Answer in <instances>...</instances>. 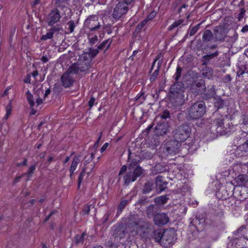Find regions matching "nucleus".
<instances>
[{
  "mask_svg": "<svg viewBox=\"0 0 248 248\" xmlns=\"http://www.w3.org/2000/svg\"><path fill=\"white\" fill-rule=\"evenodd\" d=\"M128 232H129L127 228H121L117 231V235L115 236V238L119 237L120 239H122L125 237V234Z\"/></svg>",
  "mask_w": 248,
  "mask_h": 248,
  "instance_id": "23",
  "label": "nucleus"
},
{
  "mask_svg": "<svg viewBox=\"0 0 248 248\" xmlns=\"http://www.w3.org/2000/svg\"><path fill=\"white\" fill-rule=\"evenodd\" d=\"M218 53L217 51H216V52L212 53L210 55H204L203 56V59H204V61L203 63V65H207L208 62L212 58H213L214 57H216L218 55Z\"/></svg>",
  "mask_w": 248,
  "mask_h": 248,
  "instance_id": "28",
  "label": "nucleus"
},
{
  "mask_svg": "<svg viewBox=\"0 0 248 248\" xmlns=\"http://www.w3.org/2000/svg\"><path fill=\"white\" fill-rule=\"evenodd\" d=\"M190 92L195 95L201 94L205 91V82L202 79L193 81L190 86Z\"/></svg>",
  "mask_w": 248,
  "mask_h": 248,
  "instance_id": "9",
  "label": "nucleus"
},
{
  "mask_svg": "<svg viewBox=\"0 0 248 248\" xmlns=\"http://www.w3.org/2000/svg\"><path fill=\"white\" fill-rule=\"evenodd\" d=\"M90 207L89 205H86L84 207L82 211L83 212V214L84 215L88 214L90 212Z\"/></svg>",
  "mask_w": 248,
  "mask_h": 248,
  "instance_id": "50",
  "label": "nucleus"
},
{
  "mask_svg": "<svg viewBox=\"0 0 248 248\" xmlns=\"http://www.w3.org/2000/svg\"><path fill=\"white\" fill-rule=\"evenodd\" d=\"M184 19H180L177 21H175L174 22H173L168 28V30L169 31H171L173 29L178 27L179 25H180L181 24H182L184 22Z\"/></svg>",
  "mask_w": 248,
  "mask_h": 248,
  "instance_id": "33",
  "label": "nucleus"
},
{
  "mask_svg": "<svg viewBox=\"0 0 248 248\" xmlns=\"http://www.w3.org/2000/svg\"><path fill=\"white\" fill-rule=\"evenodd\" d=\"M154 187V184L152 182H148L145 183L143 191L144 193H147L150 192Z\"/></svg>",
  "mask_w": 248,
  "mask_h": 248,
  "instance_id": "26",
  "label": "nucleus"
},
{
  "mask_svg": "<svg viewBox=\"0 0 248 248\" xmlns=\"http://www.w3.org/2000/svg\"><path fill=\"white\" fill-rule=\"evenodd\" d=\"M147 23V21L144 19L137 26V30L139 31L141 30Z\"/></svg>",
  "mask_w": 248,
  "mask_h": 248,
  "instance_id": "48",
  "label": "nucleus"
},
{
  "mask_svg": "<svg viewBox=\"0 0 248 248\" xmlns=\"http://www.w3.org/2000/svg\"><path fill=\"white\" fill-rule=\"evenodd\" d=\"M156 15V13L155 11H152L147 16V17L145 19V20L148 22L149 20L153 19Z\"/></svg>",
  "mask_w": 248,
  "mask_h": 248,
  "instance_id": "47",
  "label": "nucleus"
},
{
  "mask_svg": "<svg viewBox=\"0 0 248 248\" xmlns=\"http://www.w3.org/2000/svg\"><path fill=\"white\" fill-rule=\"evenodd\" d=\"M129 8L123 1H120L117 3L113 9L112 17L117 21L120 18H122L128 11Z\"/></svg>",
  "mask_w": 248,
  "mask_h": 248,
  "instance_id": "7",
  "label": "nucleus"
},
{
  "mask_svg": "<svg viewBox=\"0 0 248 248\" xmlns=\"http://www.w3.org/2000/svg\"><path fill=\"white\" fill-rule=\"evenodd\" d=\"M190 133V127L187 124H182L174 132L173 137L176 140L184 142L189 137Z\"/></svg>",
  "mask_w": 248,
  "mask_h": 248,
  "instance_id": "5",
  "label": "nucleus"
},
{
  "mask_svg": "<svg viewBox=\"0 0 248 248\" xmlns=\"http://www.w3.org/2000/svg\"><path fill=\"white\" fill-rule=\"evenodd\" d=\"M169 125L168 122L162 121L159 123L155 128V133L158 136H162L167 134L169 130Z\"/></svg>",
  "mask_w": 248,
  "mask_h": 248,
  "instance_id": "13",
  "label": "nucleus"
},
{
  "mask_svg": "<svg viewBox=\"0 0 248 248\" xmlns=\"http://www.w3.org/2000/svg\"><path fill=\"white\" fill-rule=\"evenodd\" d=\"M163 62V60H161L160 61H158L157 68L155 70V71L153 73L150 77V80L151 82L155 80L157 76L158 75L159 71L160 68V67L162 65Z\"/></svg>",
  "mask_w": 248,
  "mask_h": 248,
  "instance_id": "22",
  "label": "nucleus"
},
{
  "mask_svg": "<svg viewBox=\"0 0 248 248\" xmlns=\"http://www.w3.org/2000/svg\"><path fill=\"white\" fill-rule=\"evenodd\" d=\"M73 75H76L75 72L72 69H70L69 67L66 72L62 76L61 78L62 85L65 88H68L72 85L74 81Z\"/></svg>",
  "mask_w": 248,
  "mask_h": 248,
  "instance_id": "10",
  "label": "nucleus"
},
{
  "mask_svg": "<svg viewBox=\"0 0 248 248\" xmlns=\"http://www.w3.org/2000/svg\"><path fill=\"white\" fill-rule=\"evenodd\" d=\"M206 107L203 102H198L191 105L188 108V116L191 119H198L205 112Z\"/></svg>",
  "mask_w": 248,
  "mask_h": 248,
  "instance_id": "4",
  "label": "nucleus"
},
{
  "mask_svg": "<svg viewBox=\"0 0 248 248\" xmlns=\"http://www.w3.org/2000/svg\"><path fill=\"white\" fill-rule=\"evenodd\" d=\"M36 164L32 165L29 168V170H28L27 172L24 174V175H27L28 177V179H29L30 178L32 174L34 172V170H35Z\"/></svg>",
  "mask_w": 248,
  "mask_h": 248,
  "instance_id": "31",
  "label": "nucleus"
},
{
  "mask_svg": "<svg viewBox=\"0 0 248 248\" xmlns=\"http://www.w3.org/2000/svg\"><path fill=\"white\" fill-rule=\"evenodd\" d=\"M37 93H35L34 95L31 94V93L29 92H27L26 93L27 94V99L30 105V107L31 108V114L34 115L35 113V111L34 110L33 107L35 105L34 99L36 100V104L37 106H39L41 105L43 103V100L39 96V94L41 93H43V92L42 90H38L37 91Z\"/></svg>",
  "mask_w": 248,
  "mask_h": 248,
  "instance_id": "8",
  "label": "nucleus"
},
{
  "mask_svg": "<svg viewBox=\"0 0 248 248\" xmlns=\"http://www.w3.org/2000/svg\"><path fill=\"white\" fill-rule=\"evenodd\" d=\"M161 57H162V54H161V53H160V54H158V55L155 57V60H154V61H155V62H156L157 61H160V60H161L160 58H161ZM161 60H162V59H161Z\"/></svg>",
  "mask_w": 248,
  "mask_h": 248,
  "instance_id": "58",
  "label": "nucleus"
},
{
  "mask_svg": "<svg viewBox=\"0 0 248 248\" xmlns=\"http://www.w3.org/2000/svg\"><path fill=\"white\" fill-rule=\"evenodd\" d=\"M98 53V50L94 51L91 55L88 53H84L79 56V59L77 63H74L71 65L70 69H72L75 74H78L79 72H87L91 67L92 59Z\"/></svg>",
  "mask_w": 248,
  "mask_h": 248,
  "instance_id": "2",
  "label": "nucleus"
},
{
  "mask_svg": "<svg viewBox=\"0 0 248 248\" xmlns=\"http://www.w3.org/2000/svg\"><path fill=\"white\" fill-rule=\"evenodd\" d=\"M127 219L126 228L128 229L132 235H137L140 228V224L141 221V219L137 215L130 216Z\"/></svg>",
  "mask_w": 248,
  "mask_h": 248,
  "instance_id": "6",
  "label": "nucleus"
},
{
  "mask_svg": "<svg viewBox=\"0 0 248 248\" xmlns=\"http://www.w3.org/2000/svg\"><path fill=\"white\" fill-rule=\"evenodd\" d=\"M201 24V23L197 24V25L193 27L192 29L189 30V35L190 36L193 35L198 31Z\"/></svg>",
  "mask_w": 248,
  "mask_h": 248,
  "instance_id": "42",
  "label": "nucleus"
},
{
  "mask_svg": "<svg viewBox=\"0 0 248 248\" xmlns=\"http://www.w3.org/2000/svg\"><path fill=\"white\" fill-rule=\"evenodd\" d=\"M124 183L128 185L130 182L135 181L137 179L133 172H129L124 176Z\"/></svg>",
  "mask_w": 248,
  "mask_h": 248,
  "instance_id": "21",
  "label": "nucleus"
},
{
  "mask_svg": "<svg viewBox=\"0 0 248 248\" xmlns=\"http://www.w3.org/2000/svg\"><path fill=\"white\" fill-rule=\"evenodd\" d=\"M112 42V40L110 39H108L104 41H103L100 45H99L98 46V50H101L105 47H106V49H108L111 43Z\"/></svg>",
  "mask_w": 248,
  "mask_h": 248,
  "instance_id": "25",
  "label": "nucleus"
},
{
  "mask_svg": "<svg viewBox=\"0 0 248 248\" xmlns=\"http://www.w3.org/2000/svg\"><path fill=\"white\" fill-rule=\"evenodd\" d=\"M53 36V32L50 31L49 32H47L46 34L43 35L41 38V40L43 41H46L47 39L52 38Z\"/></svg>",
  "mask_w": 248,
  "mask_h": 248,
  "instance_id": "39",
  "label": "nucleus"
},
{
  "mask_svg": "<svg viewBox=\"0 0 248 248\" xmlns=\"http://www.w3.org/2000/svg\"><path fill=\"white\" fill-rule=\"evenodd\" d=\"M95 16H91L87 18L85 21V25L91 31L97 30L100 27V25Z\"/></svg>",
  "mask_w": 248,
  "mask_h": 248,
  "instance_id": "11",
  "label": "nucleus"
},
{
  "mask_svg": "<svg viewBox=\"0 0 248 248\" xmlns=\"http://www.w3.org/2000/svg\"><path fill=\"white\" fill-rule=\"evenodd\" d=\"M174 233L173 231H166L163 233L162 243L166 246H170L174 244Z\"/></svg>",
  "mask_w": 248,
  "mask_h": 248,
  "instance_id": "12",
  "label": "nucleus"
},
{
  "mask_svg": "<svg viewBox=\"0 0 248 248\" xmlns=\"http://www.w3.org/2000/svg\"><path fill=\"white\" fill-rule=\"evenodd\" d=\"M66 0H56V7L50 11L47 18L48 26H53L59 21L62 16L66 15V12L69 11Z\"/></svg>",
  "mask_w": 248,
  "mask_h": 248,
  "instance_id": "1",
  "label": "nucleus"
},
{
  "mask_svg": "<svg viewBox=\"0 0 248 248\" xmlns=\"http://www.w3.org/2000/svg\"><path fill=\"white\" fill-rule=\"evenodd\" d=\"M143 173V170L140 166H138L135 169L133 173L136 176V178L137 179L138 177L140 176Z\"/></svg>",
  "mask_w": 248,
  "mask_h": 248,
  "instance_id": "34",
  "label": "nucleus"
},
{
  "mask_svg": "<svg viewBox=\"0 0 248 248\" xmlns=\"http://www.w3.org/2000/svg\"><path fill=\"white\" fill-rule=\"evenodd\" d=\"M181 68L180 67H177L176 69V72L175 74V79L176 81H177L179 79L181 76Z\"/></svg>",
  "mask_w": 248,
  "mask_h": 248,
  "instance_id": "45",
  "label": "nucleus"
},
{
  "mask_svg": "<svg viewBox=\"0 0 248 248\" xmlns=\"http://www.w3.org/2000/svg\"><path fill=\"white\" fill-rule=\"evenodd\" d=\"M212 32L210 30H205L202 34V39L203 42H208L214 38Z\"/></svg>",
  "mask_w": 248,
  "mask_h": 248,
  "instance_id": "20",
  "label": "nucleus"
},
{
  "mask_svg": "<svg viewBox=\"0 0 248 248\" xmlns=\"http://www.w3.org/2000/svg\"><path fill=\"white\" fill-rule=\"evenodd\" d=\"M160 118L161 119L162 121H163V120H166L167 118H169L170 117V112L165 110H164L160 115Z\"/></svg>",
  "mask_w": 248,
  "mask_h": 248,
  "instance_id": "38",
  "label": "nucleus"
},
{
  "mask_svg": "<svg viewBox=\"0 0 248 248\" xmlns=\"http://www.w3.org/2000/svg\"><path fill=\"white\" fill-rule=\"evenodd\" d=\"M145 99V95L143 93H140L136 97V100L139 101L140 103H143Z\"/></svg>",
  "mask_w": 248,
  "mask_h": 248,
  "instance_id": "41",
  "label": "nucleus"
},
{
  "mask_svg": "<svg viewBox=\"0 0 248 248\" xmlns=\"http://www.w3.org/2000/svg\"><path fill=\"white\" fill-rule=\"evenodd\" d=\"M232 27V22L231 18H225L223 25L216 27L214 30V35L215 41H222L224 40L227 36V34Z\"/></svg>",
  "mask_w": 248,
  "mask_h": 248,
  "instance_id": "3",
  "label": "nucleus"
},
{
  "mask_svg": "<svg viewBox=\"0 0 248 248\" xmlns=\"http://www.w3.org/2000/svg\"><path fill=\"white\" fill-rule=\"evenodd\" d=\"M27 159H24V160H23V162L17 164L16 165L18 167H21L22 166H26V165H27Z\"/></svg>",
  "mask_w": 248,
  "mask_h": 248,
  "instance_id": "53",
  "label": "nucleus"
},
{
  "mask_svg": "<svg viewBox=\"0 0 248 248\" xmlns=\"http://www.w3.org/2000/svg\"><path fill=\"white\" fill-rule=\"evenodd\" d=\"M212 74V70L210 68H206L202 70V75L204 77L209 78Z\"/></svg>",
  "mask_w": 248,
  "mask_h": 248,
  "instance_id": "37",
  "label": "nucleus"
},
{
  "mask_svg": "<svg viewBox=\"0 0 248 248\" xmlns=\"http://www.w3.org/2000/svg\"><path fill=\"white\" fill-rule=\"evenodd\" d=\"M223 105V101L221 99H217L215 102V106L218 108H221Z\"/></svg>",
  "mask_w": 248,
  "mask_h": 248,
  "instance_id": "44",
  "label": "nucleus"
},
{
  "mask_svg": "<svg viewBox=\"0 0 248 248\" xmlns=\"http://www.w3.org/2000/svg\"><path fill=\"white\" fill-rule=\"evenodd\" d=\"M241 31L243 32H245L246 31H248V26L246 25L244 26L241 30Z\"/></svg>",
  "mask_w": 248,
  "mask_h": 248,
  "instance_id": "62",
  "label": "nucleus"
},
{
  "mask_svg": "<svg viewBox=\"0 0 248 248\" xmlns=\"http://www.w3.org/2000/svg\"><path fill=\"white\" fill-rule=\"evenodd\" d=\"M94 102L95 99L93 97L91 98L90 101H89V106L90 108H92L93 106Z\"/></svg>",
  "mask_w": 248,
  "mask_h": 248,
  "instance_id": "55",
  "label": "nucleus"
},
{
  "mask_svg": "<svg viewBox=\"0 0 248 248\" xmlns=\"http://www.w3.org/2000/svg\"><path fill=\"white\" fill-rule=\"evenodd\" d=\"M243 124L244 125L248 127V115L245 116L243 119Z\"/></svg>",
  "mask_w": 248,
  "mask_h": 248,
  "instance_id": "56",
  "label": "nucleus"
},
{
  "mask_svg": "<svg viewBox=\"0 0 248 248\" xmlns=\"http://www.w3.org/2000/svg\"><path fill=\"white\" fill-rule=\"evenodd\" d=\"M182 93L171 94V97L173 99V104L176 107H179L183 104L185 101V96Z\"/></svg>",
  "mask_w": 248,
  "mask_h": 248,
  "instance_id": "16",
  "label": "nucleus"
},
{
  "mask_svg": "<svg viewBox=\"0 0 248 248\" xmlns=\"http://www.w3.org/2000/svg\"><path fill=\"white\" fill-rule=\"evenodd\" d=\"M108 142L105 143L103 145V146L101 147V148L100 149L101 152L103 153V152H104L106 150V149H107V148L108 147Z\"/></svg>",
  "mask_w": 248,
  "mask_h": 248,
  "instance_id": "54",
  "label": "nucleus"
},
{
  "mask_svg": "<svg viewBox=\"0 0 248 248\" xmlns=\"http://www.w3.org/2000/svg\"><path fill=\"white\" fill-rule=\"evenodd\" d=\"M50 90L48 89L46 90L44 96V99L50 93Z\"/></svg>",
  "mask_w": 248,
  "mask_h": 248,
  "instance_id": "59",
  "label": "nucleus"
},
{
  "mask_svg": "<svg viewBox=\"0 0 248 248\" xmlns=\"http://www.w3.org/2000/svg\"><path fill=\"white\" fill-rule=\"evenodd\" d=\"M6 114H5V116H4V118L5 119V120H7L8 117H9V116L11 115V111H12V106H11V103H9L6 107Z\"/></svg>",
  "mask_w": 248,
  "mask_h": 248,
  "instance_id": "40",
  "label": "nucleus"
},
{
  "mask_svg": "<svg viewBox=\"0 0 248 248\" xmlns=\"http://www.w3.org/2000/svg\"><path fill=\"white\" fill-rule=\"evenodd\" d=\"M80 161L79 157L78 156L76 155L74 156L73 159L72 161L71 166L69 169V171L70 172V177H72V175L74 172V171L76 170L77 167Z\"/></svg>",
  "mask_w": 248,
  "mask_h": 248,
  "instance_id": "19",
  "label": "nucleus"
},
{
  "mask_svg": "<svg viewBox=\"0 0 248 248\" xmlns=\"http://www.w3.org/2000/svg\"><path fill=\"white\" fill-rule=\"evenodd\" d=\"M87 234L84 232L81 234H78L75 237V242L77 244L82 243L84 238Z\"/></svg>",
  "mask_w": 248,
  "mask_h": 248,
  "instance_id": "30",
  "label": "nucleus"
},
{
  "mask_svg": "<svg viewBox=\"0 0 248 248\" xmlns=\"http://www.w3.org/2000/svg\"><path fill=\"white\" fill-rule=\"evenodd\" d=\"M127 203V201L126 200H123L120 202L119 205V209L121 211L122 210L124 206L126 205Z\"/></svg>",
  "mask_w": 248,
  "mask_h": 248,
  "instance_id": "49",
  "label": "nucleus"
},
{
  "mask_svg": "<svg viewBox=\"0 0 248 248\" xmlns=\"http://www.w3.org/2000/svg\"><path fill=\"white\" fill-rule=\"evenodd\" d=\"M131 152L130 150H129V155H128V161L130 162L129 164V168H133L136 166L140 162L139 159V157H136L135 158L131 159Z\"/></svg>",
  "mask_w": 248,
  "mask_h": 248,
  "instance_id": "24",
  "label": "nucleus"
},
{
  "mask_svg": "<svg viewBox=\"0 0 248 248\" xmlns=\"http://www.w3.org/2000/svg\"><path fill=\"white\" fill-rule=\"evenodd\" d=\"M135 0H123L124 3H125V5L127 6L128 4H131Z\"/></svg>",
  "mask_w": 248,
  "mask_h": 248,
  "instance_id": "57",
  "label": "nucleus"
},
{
  "mask_svg": "<svg viewBox=\"0 0 248 248\" xmlns=\"http://www.w3.org/2000/svg\"><path fill=\"white\" fill-rule=\"evenodd\" d=\"M155 183L156 190L159 193L164 190L166 188L168 184L166 182L163 181L162 176L157 177Z\"/></svg>",
  "mask_w": 248,
  "mask_h": 248,
  "instance_id": "18",
  "label": "nucleus"
},
{
  "mask_svg": "<svg viewBox=\"0 0 248 248\" xmlns=\"http://www.w3.org/2000/svg\"><path fill=\"white\" fill-rule=\"evenodd\" d=\"M184 85L180 82H176L170 88L171 94L184 93Z\"/></svg>",
  "mask_w": 248,
  "mask_h": 248,
  "instance_id": "17",
  "label": "nucleus"
},
{
  "mask_svg": "<svg viewBox=\"0 0 248 248\" xmlns=\"http://www.w3.org/2000/svg\"><path fill=\"white\" fill-rule=\"evenodd\" d=\"M169 221V218L165 213H158L154 217L155 224L159 226L166 224Z\"/></svg>",
  "mask_w": 248,
  "mask_h": 248,
  "instance_id": "15",
  "label": "nucleus"
},
{
  "mask_svg": "<svg viewBox=\"0 0 248 248\" xmlns=\"http://www.w3.org/2000/svg\"><path fill=\"white\" fill-rule=\"evenodd\" d=\"M127 170V167L125 165H124L122 166V167L121 168V170H120V172L119 173V175H121L124 172H125Z\"/></svg>",
  "mask_w": 248,
  "mask_h": 248,
  "instance_id": "52",
  "label": "nucleus"
},
{
  "mask_svg": "<svg viewBox=\"0 0 248 248\" xmlns=\"http://www.w3.org/2000/svg\"><path fill=\"white\" fill-rule=\"evenodd\" d=\"M154 238L156 242L163 241V233L161 232H155L154 233Z\"/></svg>",
  "mask_w": 248,
  "mask_h": 248,
  "instance_id": "32",
  "label": "nucleus"
},
{
  "mask_svg": "<svg viewBox=\"0 0 248 248\" xmlns=\"http://www.w3.org/2000/svg\"><path fill=\"white\" fill-rule=\"evenodd\" d=\"M168 198L166 195L161 196L156 198L155 199V202L158 204H164L167 202Z\"/></svg>",
  "mask_w": 248,
  "mask_h": 248,
  "instance_id": "29",
  "label": "nucleus"
},
{
  "mask_svg": "<svg viewBox=\"0 0 248 248\" xmlns=\"http://www.w3.org/2000/svg\"><path fill=\"white\" fill-rule=\"evenodd\" d=\"M244 13H245V11L243 10H242L241 11V13L239 14L238 17L239 20H240L243 17V15H244Z\"/></svg>",
  "mask_w": 248,
  "mask_h": 248,
  "instance_id": "60",
  "label": "nucleus"
},
{
  "mask_svg": "<svg viewBox=\"0 0 248 248\" xmlns=\"http://www.w3.org/2000/svg\"><path fill=\"white\" fill-rule=\"evenodd\" d=\"M213 124H215V126H217V132L219 133L221 129L222 125L223 124V119L221 118L217 119Z\"/></svg>",
  "mask_w": 248,
  "mask_h": 248,
  "instance_id": "27",
  "label": "nucleus"
},
{
  "mask_svg": "<svg viewBox=\"0 0 248 248\" xmlns=\"http://www.w3.org/2000/svg\"><path fill=\"white\" fill-rule=\"evenodd\" d=\"M31 74L34 78H35L38 75V73L37 71H34Z\"/></svg>",
  "mask_w": 248,
  "mask_h": 248,
  "instance_id": "64",
  "label": "nucleus"
},
{
  "mask_svg": "<svg viewBox=\"0 0 248 248\" xmlns=\"http://www.w3.org/2000/svg\"><path fill=\"white\" fill-rule=\"evenodd\" d=\"M245 180V176L243 175H239L237 178L235 179V181L236 182V186H240L243 185V182Z\"/></svg>",
  "mask_w": 248,
  "mask_h": 248,
  "instance_id": "35",
  "label": "nucleus"
},
{
  "mask_svg": "<svg viewBox=\"0 0 248 248\" xmlns=\"http://www.w3.org/2000/svg\"><path fill=\"white\" fill-rule=\"evenodd\" d=\"M179 141L176 140H171L168 142L166 146V151L170 154H175L178 152L179 148Z\"/></svg>",
  "mask_w": 248,
  "mask_h": 248,
  "instance_id": "14",
  "label": "nucleus"
},
{
  "mask_svg": "<svg viewBox=\"0 0 248 248\" xmlns=\"http://www.w3.org/2000/svg\"><path fill=\"white\" fill-rule=\"evenodd\" d=\"M53 160H54V157L53 156H51L48 158L47 162H48V164H49Z\"/></svg>",
  "mask_w": 248,
  "mask_h": 248,
  "instance_id": "63",
  "label": "nucleus"
},
{
  "mask_svg": "<svg viewBox=\"0 0 248 248\" xmlns=\"http://www.w3.org/2000/svg\"><path fill=\"white\" fill-rule=\"evenodd\" d=\"M67 24L69 26V30L70 32H72L75 29L74 22L72 20H70L68 22Z\"/></svg>",
  "mask_w": 248,
  "mask_h": 248,
  "instance_id": "46",
  "label": "nucleus"
},
{
  "mask_svg": "<svg viewBox=\"0 0 248 248\" xmlns=\"http://www.w3.org/2000/svg\"><path fill=\"white\" fill-rule=\"evenodd\" d=\"M86 170H87L86 167H83V170L79 175L78 179V187L80 186V185L82 181V180L84 178Z\"/></svg>",
  "mask_w": 248,
  "mask_h": 248,
  "instance_id": "36",
  "label": "nucleus"
},
{
  "mask_svg": "<svg viewBox=\"0 0 248 248\" xmlns=\"http://www.w3.org/2000/svg\"><path fill=\"white\" fill-rule=\"evenodd\" d=\"M98 41V38L96 35H95L94 37H92L90 39V42L92 44H95Z\"/></svg>",
  "mask_w": 248,
  "mask_h": 248,
  "instance_id": "51",
  "label": "nucleus"
},
{
  "mask_svg": "<svg viewBox=\"0 0 248 248\" xmlns=\"http://www.w3.org/2000/svg\"><path fill=\"white\" fill-rule=\"evenodd\" d=\"M41 60L42 62H48V58H47L46 56H43L42 58H41Z\"/></svg>",
  "mask_w": 248,
  "mask_h": 248,
  "instance_id": "61",
  "label": "nucleus"
},
{
  "mask_svg": "<svg viewBox=\"0 0 248 248\" xmlns=\"http://www.w3.org/2000/svg\"><path fill=\"white\" fill-rule=\"evenodd\" d=\"M62 30V27L59 25H57L55 26L54 25L52 26V28H51L50 31L53 32V34H54L55 32H59L61 31Z\"/></svg>",
  "mask_w": 248,
  "mask_h": 248,
  "instance_id": "43",
  "label": "nucleus"
}]
</instances>
